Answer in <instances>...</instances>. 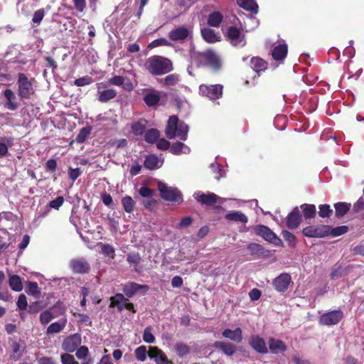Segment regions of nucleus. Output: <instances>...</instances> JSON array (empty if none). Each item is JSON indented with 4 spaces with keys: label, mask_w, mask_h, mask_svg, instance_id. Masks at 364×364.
Returning a JSON list of instances; mask_svg holds the SVG:
<instances>
[{
    "label": "nucleus",
    "mask_w": 364,
    "mask_h": 364,
    "mask_svg": "<svg viewBox=\"0 0 364 364\" xmlns=\"http://www.w3.org/2000/svg\"><path fill=\"white\" fill-rule=\"evenodd\" d=\"M70 267L74 273L85 274L88 272L90 264L85 259L77 258L70 260Z\"/></svg>",
    "instance_id": "obj_15"
},
{
    "label": "nucleus",
    "mask_w": 364,
    "mask_h": 364,
    "mask_svg": "<svg viewBox=\"0 0 364 364\" xmlns=\"http://www.w3.org/2000/svg\"><path fill=\"white\" fill-rule=\"evenodd\" d=\"M91 130L92 129L90 127H85L82 128L76 137V141L78 143L84 142L87 136L90 134Z\"/></svg>",
    "instance_id": "obj_45"
},
{
    "label": "nucleus",
    "mask_w": 364,
    "mask_h": 364,
    "mask_svg": "<svg viewBox=\"0 0 364 364\" xmlns=\"http://www.w3.org/2000/svg\"><path fill=\"white\" fill-rule=\"evenodd\" d=\"M336 209V216L343 217L350 210V204L346 203H337L334 205Z\"/></svg>",
    "instance_id": "obj_35"
},
{
    "label": "nucleus",
    "mask_w": 364,
    "mask_h": 364,
    "mask_svg": "<svg viewBox=\"0 0 364 364\" xmlns=\"http://www.w3.org/2000/svg\"><path fill=\"white\" fill-rule=\"evenodd\" d=\"M122 203L127 213H132L134 210L135 202L130 196H125L122 199Z\"/></svg>",
    "instance_id": "obj_40"
},
{
    "label": "nucleus",
    "mask_w": 364,
    "mask_h": 364,
    "mask_svg": "<svg viewBox=\"0 0 364 364\" xmlns=\"http://www.w3.org/2000/svg\"><path fill=\"white\" fill-rule=\"evenodd\" d=\"M44 16H45V10L43 9L37 10L34 13V14L33 16V18H32V21H33L34 26H38L41 23V21L43 20Z\"/></svg>",
    "instance_id": "obj_49"
},
{
    "label": "nucleus",
    "mask_w": 364,
    "mask_h": 364,
    "mask_svg": "<svg viewBox=\"0 0 364 364\" xmlns=\"http://www.w3.org/2000/svg\"><path fill=\"white\" fill-rule=\"evenodd\" d=\"M195 199L203 205H211L216 203L218 200H223L219 196L213 193H203L198 191L193 195Z\"/></svg>",
    "instance_id": "obj_12"
},
{
    "label": "nucleus",
    "mask_w": 364,
    "mask_h": 364,
    "mask_svg": "<svg viewBox=\"0 0 364 364\" xmlns=\"http://www.w3.org/2000/svg\"><path fill=\"white\" fill-rule=\"evenodd\" d=\"M247 250L252 255H262L263 253V250L261 245L257 243H250L247 245Z\"/></svg>",
    "instance_id": "obj_51"
},
{
    "label": "nucleus",
    "mask_w": 364,
    "mask_h": 364,
    "mask_svg": "<svg viewBox=\"0 0 364 364\" xmlns=\"http://www.w3.org/2000/svg\"><path fill=\"white\" fill-rule=\"evenodd\" d=\"M21 346L18 342H13L11 344V349H12V353L11 355V358L14 360H17L21 358L22 356V350H21Z\"/></svg>",
    "instance_id": "obj_41"
},
{
    "label": "nucleus",
    "mask_w": 364,
    "mask_h": 364,
    "mask_svg": "<svg viewBox=\"0 0 364 364\" xmlns=\"http://www.w3.org/2000/svg\"><path fill=\"white\" fill-rule=\"evenodd\" d=\"M81 336L79 333L66 337L62 343V348L66 352L73 353L77 350L81 344Z\"/></svg>",
    "instance_id": "obj_11"
},
{
    "label": "nucleus",
    "mask_w": 364,
    "mask_h": 364,
    "mask_svg": "<svg viewBox=\"0 0 364 364\" xmlns=\"http://www.w3.org/2000/svg\"><path fill=\"white\" fill-rule=\"evenodd\" d=\"M287 45L285 43H279L272 50V58L276 60H282L287 54Z\"/></svg>",
    "instance_id": "obj_25"
},
{
    "label": "nucleus",
    "mask_w": 364,
    "mask_h": 364,
    "mask_svg": "<svg viewBox=\"0 0 364 364\" xmlns=\"http://www.w3.org/2000/svg\"><path fill=\"white\" fill-rule=\"evenodd\" d=\"M67 323L66 318H62L58 321L50 323L46 329V334L51 335L61 332Z\"/></svg>",
    "instance_id": "obj_27"
},
{
    "label": "nucleus",
    "mask_w": 364,
    "mask_h": 364,
    "mask_svg": "<svg viewBox=\"0 0 364 364\" xmlns=\"http://www.w3.org/2000/svg\"><path fill=\"white\" fill-rule=\"evenodd\" d=\"M223 85H200L199 87V93L202 96L208 97L210 100H214L219 99L223 95Z\"/></svg>",
    "instance_id": "obj_7"
},
{
    "label": "nucleus",
    "mask_w": 364,
    "mask_h": 364,
    "mask_svg": "<svg viewBox=\"0 0 364 364\" xmlns=\"http://www.w3.org/2000/svg\"><path fill=\"white\" fill-rule=\"evenodd\" d=\"M61 362L63 364H78V363L75 360L74 357L68 353L61 355Z\"/></svg>",
    "instance_id": "obj_57"
},
{
    "label": "nucleus",
    "mask_w": 364,
    "mask_h": 364,
    "mask_svg": "<svg viewBox=\"0 0 364 364\" xmlns=\"http://www.w3.org/2000/svg\"><path fill=\"white\" fill-rule=\"evenodd\" d=\"M201 35L204 41L208 43H215L220 41V37L211 28H204L201 30Z\"/></svg>",
    "instance_id": "obj_26"
},
{
    "label": "nucleus",
    "mask_w": 364,
    "mask_h": 364,
    "mask_svg": "<svg viewBox=\"0 0 364 364\" xmlns=\"http://www.w3.org/2000/svg\"><path fill=\"white\" fill-rule=\"evenodd\" d=\"M303 234L308 237H323L329 235L330 226L328 225H311L304 228Z\"/></svg>",
    "instance_id": "obj_9"
},
{
    "label": "nucleus",
    "mask_w": 364,
    "mask_h": 364,
    "mask_svg": "<svg viewBox=\"0 0 364 364\" xmlns=\"http://www.w3.org/2000/svg\"><path fill=\"white\" fill-rule=\"evenodd\" d=\"M223 337L228 338L237 343L242 341V331L240 328H236L235 330L225 328L222 333Z\"/></svg>",
    "instance_id": "obj_20"
},
{
    "label": "nucleus",
    "mask_w": 364,
    "mask_h": 364,
    "mask_svg": "<svg viewBox=\"0 0 364 364\" xmlns=\"http://www.w3.org/2000/svg\"><path fill=\"white\" fill-rule=\"evenodd\" d=\"M171 151L173 154H189L191 149L182 142H175L171 146Z\"/></svg>",
    "instance_id": "obj_33"
},
{
    "label": "nucleus",
    "mask_w": 364,
    "mask_h": 364,
    "mask_svg": "<svg viewBox=\"0 0 364 364\" xmlns=\"http://www.w3.org/2000/svg\"><path fill=\"white\" fill-rule=\"evenodd\" d=\"M160 100V95L158 92L154 91L148 93L144 97V102L148 106H154L159 103Z\"/></svg>",
    "instance_id": "obj_36"
},
{
    "label": "nucleus",
    "mask_w": 364,
    "mask_h": 364,
    "mask_svg": "<svg viewBox=\"0 0 364 364\" xmlns=\"http://www.w3.org/2000/svg\"><path fill=\"white\" fill-rule=\"evenodd\" d=\"M343 318V313L341 310H333L323 314L319 318V323L323 326H333L338 324Z\"/></svg>",
    "instance_id": "obj_8"
},
{
    "label": "nucleus",
    "mask_w": 364,
    "mask_h": 364,
    "mask_svg": "<svg viewBox=\"0 0 364 364\" xmlns=\"http://www.w3.org/2000/svg\"><path fill=\"white\" fill-rule=\"evenodd\" d=\"M58 316V315L54 314L52 311V309H50L46 310V311H43L40 314L39 318H40V321H41V324L45 325V324L48 323L51 320L56 318Z\"/></svg>",
    "instance_id": "obj_38"
},
{
    "label": "nucleus",
    "mask_w": 364,
    "mask_h": 364,
    "mask_svg": "<svg viewBox=\"0 0 364 364\" xmlns=\"http://www.w3.org/2000/svg\"><path fill=\"white\" fill-rule=\"evenodd\" d=\"M14 144V138L11 136L0 137V159L5 157L9 154V148Z\"/></svg>",
    "instance_id": "obj_24"
},
{
    "label": "nucleus",
    "mask_w": 364,
    "mask_h": 364,
    "mask_svg": "<svg viewBox=\"0 0 364 364\" xmlns=\"http://www.w3.org/2000/svg\"><path fill=\"white\" fill-rule=\"evenodd\" d=\"M175 350L180 356H183L189 353V348L183 343H178L175 346Z\"/></svg>",
    "instance_id": "obj_54"
},
{
    "label": "nucleus",
    "mask_w": 364,
    "mask_h": 364,
    "mask_svg": "<svg viewBox=\"0 0 364 364\" xmlns=\"http://www.w3.org/2000/svg\"><path fill=\"white\" fill-rule=\"evenodd\" d=\"M81 174V171L79 168L69 169V176L72 181H75Z\"/></svg>",
    "instance_id": "obj_64"
},
{
    "label": "nucleus",
    "mask_w": 364,
    "mask_h": 364,
    "mask_svg": "<svg viewBox=\"0 0 364 364\" xmlns=\"http://www.w3.org/2000/svg\"><path fill=\"white\" fill-rule=\"evenodd\" d=\"M102 252L107 257L114 259L115 256V251L114 247L109 244L100 243Z\"/></svg>",
    "instance_id": "obj_46"
},
{
    "label": "nucleus",
    "mask_w": 364,
    "mask_h": 364,
    "mask_svg": "<svg viewBox=\"0 0 364 364\" xmlns=\"http://www.w3.org/2000/svg\"><path fill=\"white\" fill-rule=\"evenodd\" d=\"M291 281V276L287 273H283L274 279L273 286L277 291L284 292L288 289Z\"/></svg>",
    "instance_id": "obj_18"
},
{
    "label": "nucleus",
    "mask_w": 364,
    "mask_h": 364,
    "mask_svg": "<svg viewBox=\"0 0 364 364\" xmlns=\"http://www.w3.org/2000/svg\"><path fill=\"white\" fill-rule=\"evenodd\" d=\"M97 100L102 102H107L110 100L114 99L117 96V91L114 89H107L102 90V88L106 87V85L103 83H97Z\"/></svg>",
    "instance_id": "obj_17"
},
{
    "label": "nucleus",
    "mask_w": 364,
    "mask_h": 364,
    "mask_svg": "<svg viewBox=\"0 0 364 364\" xmlns=\"http://www.w3.org/2000/svg\"><path fill=\"white\" fill-rule=\"evenodd\" d=\"M188 126L183 122H179L176 115L169 117L166 129V135L169 139L177 136L181 140L186 141L188 136Z\"/></svg>",
    "instance_id": "obj_2"
},
{
    "label": "nucleus",
    "mask_w": 364,
    "mask_h": 364,
    "mask_svg": "<svg viewBox=\"0 0 364 364\" xmlns=\"http://www.w3.org/2000/svg\"><path fill=\"white\" fill-rule=\"evenodd\" d=\"M127 261L131 264L134 266V270L136 272H139L136 267L140 263L141 256L139 253H129L127 255Z\"/></svg>",
    "instance_id": "obj_42"
},
{
    "label": "nucleus",
    "mask_w": 364,
    "mask_h": 364,
    "mask_svg": "<svg viewBox=\"0 0 364 364\" xmlns=\"http://www.w3.org/2000/svg\"><path fill=\"white\" fill-rule=\"evenodd\" d=\"M225 36L234 46H244L246 43L245 36L240 29L235 26H230L227 28Z\"/></svg>",
    "instance_id": "obj_10"
},
{
    "label": "nucleus",
    "mask_w": 364,
    "mask_h": 364,
    "mask_svg": "<svg viewBox=\"0 0 364 364\" xmlns=\"http://www.w3.org/2000/svg\"><path fill=\"white\" fill-rule=\"evenodd\" d=\"M300 208H301L304 216L306 219H310L315 217L316 210L314 205L303 204L300 206Z\"/></svg>",
    "instance_id": "obj_34"
},
{
    "label": "nucleus",
    "mask_w": 364,
    "mask_h": 364,
    "mask_svg": "<svg viewBox=\"0 0 364 364\" xmlns=\"http://www.w3.org/2000/svg\"><path fill=\"white\" fill-rule=\"evenodd\" d=\"M251 67L255 72L259 73L267 68V63L262 58L255 57L251 59Z\"/></svg>",
    "instance_id": "obj_31"
},
{
    "label": "nucleus",
    "mask_w": 364,
    "mask_h": 364,
    "mask_svg": "<svg viewBox=\"0 0 364 364\" xmlns=\"http://www.w3.org/2000/svg\"><path fill=\"white\" fill-rule=\"evenodd\" d=\"M159 163L158 157L156 155L151 154L146 158L144 166L149 169H154L159 167Z\"/></svg>",
    "instance_id": "obj_39"
},
{
    "label": "nucleus",
    "mask_w": 364,
    "mask_h": 364,
    "mask_svg": "<svg viewBox=\"0 0 364 364\" xmlns=\"http://www.w3.org/2000/svg\"><path fill=\"white\" fill-rule=\"evenodd\" d=\"M139 193L144 198H151L153 196L154 191L148 187L143 186L140 188Z\"/></svg>",
    "instance_id": "obj_60"
},
{
    "label": "nucleus",
    "mask_w": 364,
    "mask_h": 364,
    "mask_svg": "<svg viewBox=\"0 0 364 364\" xmlns=\"http://www.w3.org/2000/svg\"><path fill=\"white\" fill-rule=\"evenodd\" d=\"M282 237L289 243L290 246H294L296 243V237L288 230H283L282 232Z\"/></svg>",
    "instance_id": "obj_50"
},
{
    "label": "nucleus",
    "mask_w": 364,
    "mask_h": 364,
    "mask_svg": "<svg viewBox=\"0 0 364 364\" xmlns=\"http://www.w3.org/2000/svg\"><path fill=\"white\" fill-rule=\"evenodd\" d=\"M353 210L356 213L364 210V194L353 205Z\"/></svg>",
    "instance_id": "obj_61"
},
{
    "label": "nucleus",
    "mask_w": 364,
    "mask_h": 364,
    "mask_svg": "<svg viewBox=\"0 0 364 364\" xmlns=\"http://www.w3.org/2000/svg\"><path fill=\"white\" fill-rule=\"evenodd\" d=\"M133 132L136 135L142 134L146 129V121L140 120L134 124L132 127Z\"/></svg>",
    "instance_id": "obj_44"
},
{
    "label": "nucleus",
    "mask_w": 364,
    "mask_h": 364,
    "mask_svg": "<svg viewBox=\"0 0 364 364\" xmlns=\"http://www.w3.org/2000/svg\"><path fill=\"white\" fill-rule=\"evenodd\" d=\"M145 68L149 73L154 75H164L173 70L170 60L158 55L149 58L145 63Z\"/></svg>",
    "instance_id": "obj_1"
},
{
    "label": "nucleus",
    "mask_w": 364,
    "mask_h": 364,
    "mask_svg": "<svg viewBox=\"0 0 364 364\" xmlns=\"http://www.w3.org/2000/svg\"><path fill=\"white\" fill-rule=\"evenodd\" d=\"M110 307H114V304H119L121 301H127L122 294H117L114 296L110 298Z\"/></svg>",
    "instance_id": "obj_56"
},
{
    "label": "nucleus",
    "mask_w": 364,
    "mask_h": 364,
    "mask_svg": "<svg viewBox=\"0 0 364 364\" xmlns=\"http://www.w3.org/2000/svg\"><path fill=\"white\" fill-rule=\"evenodd\" d=\"M301 222V215L299 209L298 207H295L287 218V226L289 229H295L299 226Z\"/></svg>",
    "instance_id": "obj_19"
},
{
    "label": "nucleus",
    "mask_w": 364,
    "mask_h": 364,
    "mask_svg": "<svg viewBox=\"0 0 364 364\" xmlns=\"http://www.w3.org/2000/svg\"><path fill=\"white\" fill-rule=\"evenodd\" d=\"M225 218L228 220L240 222L247 223L248 221L247 217L240 211H232L225 215Z\"/></svg>",
    "instance_id": "obj_30"
},
{
    "label": "nucleus",
    "mask_w": 364,
    "mask_h": 364,
    "mask_svg": "<svg viewBox=\"0 0 364 364\" xmlns=\"http://www.w3.org/2000/svg\"><path fill=\"white\" fill-rule=\"evenodd\" d=\"M18 93L22 99H28L34 93V90L31 81L23 73H19L18 75Z\"/></svg>",
    "instance_id": "obj_5"
},
{
    "label": "nucleus",
    "mask_w": 364,
    "mask_h": 364,
    "mask_svg": "<svg viewBox=\"0 0 364 364\" xmlns=\"http://www.w3.org/2000/svg\"><path fill=\"white\" fill-rule=\"evenodd\" d=\"M178 81V77L174 74L167 75L164 79V84L167 86L175 85Z\"/></svg>",
    "instance_id": "obj_58"
},
{
    "label": "nucleus",
    "mask_w": 364,
    "mask_h": 364,
    "mask_svg": "<svg viewBox=\"0 0 364 364\" xmlns=\"http://www.w3.org/2000/svg\"><path fill=\"white\" fill-rule=\"evenodd\" d=\"M134 353L139 361H144L148 355L150 358L154 359L157 364H170L166 355L157 347H149L147 351L146 346H141L135 350Z\"/></svg>",
    "instance_id": "obj_4"
},
{
    "label": "nucleus",
    "mask_w": 364,
    "mask_h": 364,
    "mask_svg": "<svg viewBox=\"0 0 364 364\" xmlns=\"http://www.w3.org/2000/svg\"><path fill=\"white\" fill-rule=\"evenodd\" d=\"M250 345L254 350H255L258 353H267V348L264 343V341L259 336H252L250 339Z\"/></svg>",
    "instance_id": "obj_23"
},
{
    "label": "nucleus",
    "mask_w": 364,
    "mask_h": 364,
    "mask_svg": "<svg viewBox=\"0 0 364 364\" xmlns=\"http://www.w3.org/2000/svg\"><path fill=\"white\" fill-rule=\"evenodd\" d=\"M348 228L346 225H342L336 228H331L330 226V233L333 237H338L347 232Z\"/></svg>",
    "instance_id": "obj_48"
},
{
    "label": "nucleus",
    "mask_w": 364,
    "mask_h": 364,
    "mask_svg": "<svg viewBox=\"0 0 364 364\" xmlns=\"http://www.w3.org/2000/svg\"><path fill=\"white\" fill-rule=\"evenodd\" d=\"M257 235L262 237L265 240L269 241L276 245L282 242L281 240L267 226L259 225L256 228Z\"/></svg>",
    "instance_id": "obj_13"
},
{
    "label": "nucleus",
    "mask_w": 364,
    "mask_h": 364,
    "mask_svg": "<svg viewBox=\"0 0 364 364\" xmlns=\"http://www.w3.org/2000/svg\"><path fill=\"white\" fill-rule=\"evenodd\" d=\"M143 339L147 343H153L154 342L155 337L152 333V328L151 326H148L144 329Z\"/></svg>",
    "instance_id": "obj_47"
},
{
    "label": "nucleus",
    "mask_w": 364,
    "mask_h": 364,
    "mask_svg": "<svg viewBox=\"0 0 364 364\" xmlns=\"http://www.w3.org/2000/svg\"><path fill=\"white\" fill-rule=\"evenodd\" d=\"M9 286L15 291H21L23 289L21 279L18 275H12L9 278Z\"/></svg>",
    "instance_id": "obj_37"
},
{
    "label": "nucleus",
    "mask_w": 364,
    "mask_h": 364,
    "mask_svg": "<svg viewBox=\"0 0 364 364\" xmlns=\"http://www.w3.org/2000/svg\"><path fill=\"white\" fill-rule=\"evenodd\" d=\"M192 30L184 26H180L170 31L168 37L174 41H184L191 36Z\"/></svg>",
    "instance_id": "obj_16"
},
{
    "label": "nucleus",
    "mask_w": 364,
    "mask_h": 364,
    "mask_svg": "<svg viewBox=\"0 0 364 364\" xmlns=\"http://www.w3.org/2000/svg\"><path fill=\"white\" fill-rule=\"evenodd\" d=\"M124 79L122 76L115 75L109 80V82L111 85L121 86L123 85Z\"/></svg>",
    "instance_id": "obj_63"
},
{
    "label": "nucleus",
    "mask_w": 364,
    "mask_h": 364,
    "mask_svg": "<svg viewBox=\"0 0 364 364\" xmlns=\"http://www.w3.org/2000/svg\"><path fill=\"white\" fill-rule=\"evenodd\" d=\"M159 137V132L156 129H149L145 134V140L148 143L155 142Z\"/></svg>",
    "instance_id": "obj_43"
},
{
    "label": "nucleus",
    "mask_w": 364,
    "mask_h": 364,
    "mask_svg": "<svg viewBox=\"0 0 364 364\" xmlns=\"http://www.w3.org/2000/svg\"><path fill=\"white\" fill-rule=\"evenodd\" d=\"M269 348L272 353H279L287 350V346L281 340L271 338L269 341Z\"/></svg>",
    "instance_id": "obj_28"
},
{
    "label": "nucleus",
    "mask_w": 364,
    "mask_h": 364,
    "mask_svg": "<svg viewBox=\"0 0 364 364\" xmlns=\"http://www.w3.org/2000/svg\"><path fill=\"white\" fill-rule=\"evenodd\" d=\"M191 57L193 60L198 59L201 63L210 67L214 71H218L222 66L220 57L212 50H207L203 53H196L194 50H191Z\"/></svg>",
    "instance_id": "obj_3"
},
{
    "label": "nucleus",
    "mask_w": 364,
    "mask_h": 364,
    "mask_svg": "<svg viewBox=\"0 0 364 364\" xmlns=\"http://www.w3.org/2000/svg\"><path fill=\"white\" fill-rule=\"evenodd\" d=\"M89 353V350L86 346H80L76 350V356L78 359H86Z\"/></svg>",
    "instance_id": "obj_55"
},
{
    "label": "nucleus",
    "mask_w": 364,
    "mask_h": 364,
    "mask_svg": "<svg viewBox=\"0 0 364 364\" xmlns=\"http://www.w3.org/2000/svg\"><path fill=\"white\" fill-rule=\"evenodd\" d=\"M141 289H144L145 291H146L149 289V287L146 285H141L135 282H130L124 285L123 291L128 297H132Z\"/></svg>",
    "instance_id": "obj_22"
},
{
    "label": "nucleus",
    "mask_w": 364,
    "mask_h": 364,
    "mask_svg": "<svg viewBox=\"0 0 364 364\" xmlns=\"http://www.w3.org/2000/svg\"><path fill=\"white\" fill-rule=\"evenodd\" d=\"M17 306L21 310H25L27 307V299L24 294H21L17 301Z\"/></svg>",
    "instance_id": "obj_62"
},
{
    "label": "nucleus",
    "mask_w": 364,
    "mask_h": 364,
    "mask_svg": "<svg viewBox=\"0 0 364 364\" xmlns=\"http://www.w3.org/2000/svg\"><path fill=\"white\" fill-rule=\"evenodd\" d=\"M237 3L241 8L257 14L258 12V5L255 0H237Z\"/></svg>",
    "instance_id": "obj_29"
},
{
    "label": "nucleus",
    "mask_w": 364,
    "mask_h": 364,
    "mask_svg": "<svg viewBox=\"0 0 364 364\" xmlns=\"http://www.w3.org/2000/svg\"><path fill=\"white\" fill-rule=\"evenodd\" d=\"M64 198L62 196L57 197L55 200L50 202L49 206L55 210H58L59 208L63 205Z\"/></svg>",
    "instance_id": "obj_59"
},
{
    "label": "nucleus",
    "mask_w": 364,
    "mask_h": 364,
    "mask_svg": "<svg viewBox=\"0 0 364 364\" xmlns=\"http://www.w3.org/2000/svg\"><path fill=\"white\" fill-rule=\"evenodd\" d=\"M223 19V16L219 11H214L209 14L208 23L213 27H218Z\"/></svg>",
    "instance_id": "obj_32"
},
{
    "label": "nucleus",
    "mask_w": 364,
    "mask_h": 364,
    "mask_svg": "<svg viewBox=\"0 0 364 364\" xmlns=\"http://www.w3.org/2000/svg\"><path fill=\"white\" fill-rule=\"evenodd\" d=\"M158 188L163 199L174 203H180L182 201L181 193L176 188L168 187L162 182H159Z\"/></svg>",
    "instance_id": "obj_6"
},
{
    "label": "nucleus",
    "mask_w": 364,
    "mask_h": 364,
    "mask_svg": "<svg viewBox=\"0 0 364 364\" xmlns=\"http://www.w3.org/2000/svg\"><path fill=\"white\" fill-rule=\"evenodd\" d=\"M333 210L330 208V206L327 204L321 205L319 206L318 215L321 218H328Z\"/></svg>",
    "instance_id": "obj_52"
},
{
    "label": "nucleus",
    "mask_w": 364,
    "mask_h": 364,
    "mask_svg": "<svg viewBox=\"0 0 364 364\" xmlns=\"http://www.w3.org/2000/svg\"><path fill=\"white\" fill-rule=\"evenodd\" d=\"M4 97L6 99V102L4 104L5 108L14 111L20 106L18 97L12 90L6 89L4 91Z\"/></svg>",
    "instance_id": "obj_14"
},
{
    "label": "nucleus",
    "mask_w": 364,
    "mask_h": 364,
    "mask_svg": "<svg viewBox=\"0 0 364 364\" xmlns=\"http://www.w3.org/2000/svg\"><path fill=\"white\" fill-rule=\"evenodd\" d=\"M213 347L216 349L220 350L228 356H232L237 350V348L235 345L226 341H215L213 343Z\"/></svg>",
    "instance_id": "obj_21"
},
{
    "label": "nucleus",
    "mask_w": 364,
    "mask_h": 364,
    "mask_svg": "<svg viewBox=\"0 0 364 364\" xmlns=\"http://www.w3.org/2000/svg\"><path fill=\"white\" fill-rule=\"evenodd\" d=\"M93 82L92 77L84 76L75 80L74 84L77 87H82L91 84Z\"/></svg>",
    "instance_id": "obj_53"
}]
</instances>
